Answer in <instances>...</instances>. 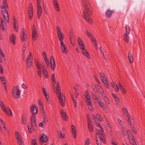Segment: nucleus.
Masks as SVG:
<instances>
[{
	"label": "nucleus",
	"mask_w": 145,
	"mask_h": 145,
	"mask_svg": "<svg viewBox=\"0 0 145 145\" xmlns=\"http://www.w3.org/2000/svg\"><path fill=\"white\" fill-rule=\"evenodd\" d=\"M82 3L83 7L85 9L83 10V17L86 21L90 24H92L93 22L89 16L92 14V8L88 0H82Z\"/></svg>",
	"instance_id": "1"
},
{
	"label": "nucleus",
	"mask_w": 145,
	"mask_h": 145,
	"mask_svg": "<svg viewBox=\"0 0 145 145\" xmlns=\"http://www.w3.org/2000/svg\"><path fill=\"white\" fill-rule=\"evenodd\" d=\"M34 61L35 63V66L38 70L37 72L39 76L40 77L42 76L41 70V68L44 78H48V72L47 71L45 67L43 65H41L37 59H35L34 60Z\"/></svg>",
	"instance_id": "2"
},
{
	"label": "nucleus",
	"mask_w": 145,
	"mask_h": 145,
	"mask_svg": "<svg viewBox=\"0 0 145 145\" xmlns=\"http://www.w3.org/2000/svg\"><path fill=\"white\" fill-rule=\"evenodd\" d=\"M97 133L96 135V142L97 145H101V142L98 140V138L104 144H106V136L105 133L103 131H100L99 129H97Z\"/></svg>",
	"instance_id": "3"
},
{
	"label": "nucleus",
	"mask_w": 145,
	"mask_h": 145,
	"mask_svg": "<svg viewBox=\"0 0 145 145\" xmlns=\"http://www.w3.org/2000/svg\"><path fill=\"white\" fill-rule=\"evenodd\" d=\"M1 11L3 16L7 23H9L8 15L6 8H8V7L6 0H3V5L1 6Z\"/></svg>",
	"instance_id": "4"
},
{
	"label": "nucleus",
	"mask_w": 145,
	"mask_h": 145,
	"mask_svg": "<svg viewBox=\"0 0 145 145\" xmlns=\"http://www.w3.org/2000/svg\"><path fill=\"white\" fill-rule=\"evenodd\" d=\"M93 117L97 126L100 127L101 128V130H100V131H103V132H104L103 128L100 123L101 121H103V118L100 115L98 114H96L95 115H93Z\"/></svg>",
	"instance_id": "5"
},
{
	"label": "nucleus",
	"mask_w": 145,
	"mask_h": 145,
	"mask_svg": "<svg viewBox=\"0 0 145 145\" xmlns=\"http://www.w3.org/2000/svg\"><path fill=\"white\" fill-rule=\"evenodd\" d=\"M20 91L18 86L16 85L13 87L12 91V97L15 99H18L20 97Z\"/></svg>",
	"instance_id": "6"
},
{
	"label": "nucleus",
	"mask_w": 145,
	"mask_h": 145,
	"mask_svg": "<svg viewBox=\"0 0 145 145\" xmlns=\"http://www.w3.org/2000/svg\"><path fill=\"white\" fill-rule=\"evenodd\" d=\"M63 39L64 37L58 38V39L60 42V48L61 51L63 54H67V46L63 41Z\"/></svg>",
	"instance_id": "7"
},
{
	"label": "nucleus",
	"mask_w": 145,
	"mask_h": 145,
	"mask_svg": "<svg viewBox=\"0 0 145 145\" xmlns=\"http://www.w3.org/2000/svg\"><path fill=\"white\" fill-rule=\"evenodd\" d=\"M0 105L3 111L7 115H9L10 116H12V114L10 109L9 108V111H7L5 106L4 103L2 101H0Z\"/></svg>",
	"instance_id": "8"
},
{
	"label": "nucleus",
	"mask_w": 145,
	"mask_h": 145,
	"mask_svg": "<svg viewBox=\"0 0 145 145\" xmlns=\"http://www.w3.org/2000/svg\"><path fill=\"white\" fill-rule=\"evenodd\" d=\"M37 18L39 19L40 18L42 13V8L40 6V0H37Z\"/></svg>",
	"instance_id": "9"
},
{
	"label": "nucleus",
	"mask_w": 145,
	"mask_h": 145,
	"mask_svg": "<svg viewBox=\"0 0 145 145\" xmlns=\"http://www.w3.org/2000/svg\"><path fill=\"white\" fill-rule=\"evenodd\" d=\"M35 116L32 115L30 117L31 124L32 125L34 132H36L37 129V123Z\"/></svg>",
	"instance_id": "10"
},
{
	"label": "nucleus",
	"mask_w": 145,
	"mask_h": 145,
	"mask_svg": "<svg viewBox=\"0 0 145 145\" xmlns=\"http://www.w3.org/2000/svg\"><path fill=\"white\" fill-rule=\"evenodd\" d=\"M57 94L61 106L62 107L64 106L65 105V96L64 95L61 96V92H58L57 93Z\"/></svg>",
	"instance_id": "11"
},
{
	"label": "nucleus",
	"mask_w": 145,
	"mask_h": 145,
	"mask_svg": "<svg viewBox=\"0 0 145 145\" xmlns=\"http://www.w3.org/2000/svg\"><path fill=\"white\" fill-rule=\"evenodd\" d=\"M38 109L35 104H33L30 107V112L33 115H36L37 114Z\"/></svg>",
	"instance_id": "12"
},
{
	"label": "nucleus",
	"mask_w": 145,
	"mask_h": 145,
	"mask_svg": "<svg viewBox=\"0 0 145 145\" xmlns=\"http://www.w3.org/2000/svg\"><path fill=\"white\" fill-rule=\"evenodd\" d=\"M91 87L93 91L96 93H98L99 89L100 90H103L102 88L99 85H96L94 84H92L91 85Z\"/></svg>",
	"instance_id": "13"
},
{
	"label": "nucleus",
	"mask_w": 145,
	"mask_h": 145,
	"mask_svg": "<svg viewBox=\"0 0 145 145\" xmlns=\"http://www.w3.org/2000/svg\"><path fill=\"white\" fill-rule=\"evenodd\" d=\"M50 64L51 69L54 70L55 69L56 64L54 58L52 56H50Z\"/></svg>",
	"instance_id": "14"
},
{
	"label": "nucleus",
	"mask_w": 145,
	"mask_h": 145,
	"mask_svg": "<svg viewBox=\"0 0 145 145\" xmlns=\"http://www.w3.org/2000/svg\"><path fill=\"white\" fill-rule=\"evenodd\" d=\"M21 40L23 42H25L27 38V35L24 31H23L21 33Z\"/></svg>",
	"instance_id": "15"
},
{
	"label": "nucleus",
	"mask_w": 145,
	"mask_h": 145,
	"mask_svg": "<svg viewBox=\"0 0 145 145\" xmlns=\"http://www.w3.org/2000/svg\"><path fill=\"white\" fill-rule=\"evenodd\" d=\"M71 128L73 137L76 138V127L73 125H72Z\"/></svg>",
	"instance_id": "16"
},
{
	"label": "nucleus",
	"mask_w": 145,
	"mask_h": 145,
	"mask_svg": "<svg viewBox=\"0 0 145 145\" xmlns=\"http://www.w3.org/2000/svg\"><path fill=\"white\" fill-rule=\"evenodd\" d=\"M40 139L42 143H46L47 142L48 140V137L44 134H42L41 135Z\"/></svg>",
	"instance_id": "17"
},
{
	"label": "nucleus",
	"mask_w": 145,
	"mask_h": 145,
	"mask_svg": "<svg viewBox=\"0 0 145 145\" xmlns=\"http://www.w3.org/2000/svg\"><path fill=\"white\" fill-rule=\"evenodd\" d=\"M60 113L61 114V116L62 118L64 120L66 121L68 118V117L65 112H64L63 110L60 111Z\"/></svg>",
	"instance_id": "18"
},
{
	"label": "nucleus",
	"mask_w": 145,
	"mask_h": 145,
	"mask_svg": "<svg viewBox=\"0 0 145 145\" xmlns=\"http://www.w3.org/2000/svg\"><path fill=\"white\" fill-rule=\"evenodd\" d=\"M56 27L58 39L63 37L64 36L61 31L60 27L58 26H57Z\"/></svg>",
	"instance_id": "19"
},
{
	"label": "nucleus",
	"mask_w": 145,
	"mask_h": 145,
	"mask_svg": "<svg viewBox=\"0 0 145 145\" xmlns=\"http://www.w3.org/2000/svg\"><path fill=\"white\" fill-rule=\"evenodd\" d=\"M26 65L27 68H31L33 66V60H29L27 59L26 61Z\"/></svg>",
	"instance_id": "20"
},
{
	"label": "nucleus",
	"mask_w": 145,
	"mask_h": 145,
	"mask_svg": "<svg viewBox=\"0 0 145 145\" xmlns=\"http://www.w3.org/2000/svg\"><path fill=\"white\" fill-rule=\"evenodd\" d=\"M42 91L44 94V95L46 97V100L48 103H50L49 97L48 93L46 91V89L45 88H44L42 89Z\"/></svg>",
	"instance_id": "21"
},
{
	"label": "nucleus",
	"mask_w": 145,
	"mask_h": 145,
	"mask_svg": "<svg viewBox=\"0 0 145 145\" xmlns=\"http://www.w3.org/2000/svg\"><path fill=\"white\" fill-rule=\"evenodd\" d=\"M100 106L102 108L103 110L107 112V108L105 106L104 103L101 100H99V101Z\"/></svg>",
	"instance_id": "22"
},
{
	"label": "nucleus",
	"mask_w": 145,
	"mask_h": 145,
	"mask_svg": "<svg viewBox=\"0 0 145 145\" xmlns=\"http://www.w3.org/2000/svg\"><path fill=\"white\" fill-rule=\"evenodd\" d=\"M10 41L13 45L15 44L16 36L14 34H11L10 37Z\"/></svg>",
	"instance_id": "23"
},
{
	"label": "nucleus",
	"mask_w": 145,
	"mask_h": 145,
	"mask_svg": "<svg viewBox=\"0 0 145 145\" xmlns=\"http://www.w3.org/2000/svg\"><path fill=\"white\" fill-rule=\"evenodd\" d=\"M53 5L56 10L57 11L60 10L59 7L57 0H53Z\"/></svg>",
	"instance_id": "24"
},
{
	"label": "nucleus",
	"mask_w": 145,
	"mask_h": 145,
	"mask_svg": "<svg viewBox=\"0 0 145 145\" xmlns=\"http://www.w3.org/2000/svg\"><path fill=\"white\" fill-rule=\"evenodd\" d=\"M82 54L86 56L89 59H90V56L88 52L85 48L82 50Z\"/></svg>",
	"instance_id": "25"
},
{
	"label": "nucleus",
	"mask_w": 145,
	"mask_h": 145,
	"mask_svg": "<svg viewBox=\"0 0 145 145\" xmlns=\"http://www.w3.org/2000/svg\"><path fill=\"white\" fill-rule=\"evenodd\" d=\"M129 34L125 33L123 35L124 40L126 42L128 43L129 39V37L128 36Z\"/></svg>",
	"instance_id": "26"
},
{
	"label": "nucleus",
	"mask_w": 145,
	"mask_h": 145,
	"mask_svg": "<svg viewBox=\"0 0 145 145\" xmlns=\"http://www.w3.org/2000/svg\"><path fill=\"white\" fill-rule=\"evenodd\" d=\"M1 23L0 25V27L3 31H4L5 30L4 24H6L3 18L1 19Z\"/></svg>",
	"instance_id": "27"
},
{
	"label": "nucleus",
	"mask_w": 145,
	"mask_h": 145,
	"mask_svg": "<svg viewBox=\"0 0 145 145\" xmlns=\"http://www.w3.org/2000/svg\"><path fill=\"white\" fill-rule=\"evenodd\" d=\"M91 96L93 98V100L96 101H99V100H101V99L99 97H97L95 93H93L91 94Z\"/></svg>",
	"instance_id": "28"
},
{
	"label": "nucleus",
	"mask_w": 145,
	"mask_h": 145,
	"mask_svg": "<svg viewBox=\"0 0 145 145\" xmlns=\"http://www.w3.org/2000/svg\"><path fill=\"white\" fill-rule=\"evenodd\" d=\"M122 111L123 114L124 116H126L127 117H129V113L127 111V110L125 107H123V108Z\"/></svg>",
	"instance_id": "29"
},
{
	"label": "nucleus",
	"mask_w": 145,
	"mask_h": 145,
	"mask_svg": "<svg viewBox=\"0 0 145 145\" xmlns=\"http://www.w3.org/2000/svg\"><path fill=\"white\" fill-rule=\"evenodd\" d=\"M28 11L29 20H31L32 19L33 15V10H28Z\"/></svg>",
	"instance_id": "30"
},
{
	"label": "nucleus",
	"mask_w": 145,
	"mask_h": 145,
	"mask_svg": "<svg viewBox=\"0 0 145 145\" xmlns=\"http://www.w3.org/2000/svg\"><path fill=\"white\" fill-rule=\"evenodd\" d=\"M53 88L54 91V92L55 93H56L57 92H61V89L60 88V87L59 86V84H56V89H55V88H54L53 86Z\"/></svg>",
	"instance_id": "31"
},
{
	"label": "nucleus",
	"mask_w": 145,
	"mask_h": 145,
	"mask_svg": "<svg viewBox=\"0 0 145 145\" xmlns=\"http://www.w3.org/2000/svg\"><path fill=\"white\" fill-rule=\"evenodd\" d=\"M37 32H32V40L35 41L37 40Z\"/></svg>",
	"instance_id": "32"
},
{
	"label": "nucleus",
	"mask_w": 145,
	"mask_h": 145,
	"mask_svg": "<svg viewBox=\"0 0 145 145\" xmlns=\"http://www.w3.org/2000/svg\"><path fill=\"white\" fill-rule=\"evenodd\" d=\"M112 96L114 97L116 103V104H118L120 102V100L118 96L115 94H112Z\"/></svg>",
	"instance_id": "33"
},
{
	"label": "nucleus",
	"mask_w": 145,
	"mask_h": 145,
	"mask_svg": "<svg viewBox=\"0 0 145 145\" xmlns=\"http://www.w3.org/2000/svg\"><path fill=\"white\" fill-rule=\"evenodd\" d=\"M70 40H72V41L74 40L75 35L71 31H70L69 33Z\"/></svg>",
	"instance_id": "34"
},
{
	"label": "nucleus",
	"mask_w": 145,
	"mask_h": 145,
	"mask_svg": "<svg viewBox=\"0 0 145 145\" xmlns=\"http://www.w3.org/2000/svg\"><path fill=\"white\" fill-rule=\"evenodd\" d=\"M42 115L43 118V120L42 121L44 122V124H45L48 121L47 118L46 117V114H42Z\"/></svg>",
	"instance_id": "35"
},
{
	"label": "nucleus",
	"mask_w": 145,
	"mask_h": 145,
	"mask_svg": "<svg viewBox=\"0 0 145 145\" xmlns=\"http://www.w3.org/2000/svg\"><path fill=\"white\" fill-rule=\"evenodd\" d=\"M128 57L130 63H132L133 61V56L132 54L130 53H129Z\"/></svg>",
	"instance_id": "36"
},
{
	"label": "nucleus",
	"mask_w": 145,
	"mask_h": 145,
	"mask_svg": "<svg viewBox=\"0 0 145 145\" xmlns=\"http://www.w3.org/2000/svg\"><path fill=\"white\" fill-rule=\"evenodd\" d=\"M26 116L24 114L23 115L22 117V123L24 124H25L26 123Z\"/></svg>",
	"instance_id": "37"
},
{
	"label": "nucleus",
	"mask_w": 145,
	"mask_h": 145,
	"mask_svg": "<svg viewBox=\"0 0 145 145\" xmlns=\"http://www.w3.org/2000/svg\"><path fill=\"white\" fill-rule=\"evenodd\" d=\"M112 11L110 10H108L106 12L105 14L106 16L108 17H110L112 16Z\"/></svg>",
	"instance_id": "38"
},
{
	"label": "nucleus",
	"mask_w": 145,
	"mask_h": 145,
	"mask_svg": "<svg viewBox=\"0 0 145 145\" xmlns=\"http://www.w3.org/2000/svg\"><path fill=\"white\" fill-rule=\"evenodd\" d=\"M71 97L72 99L73 100L74 103V107L76 108L77 107V101H76V99H75L74 98V95H72L71 93Z\"/></svg>",
	"instance_id": "39"
},
{
	"label": "nucleus",
	"mask_w": 145,
	"mask_h": 145,
	"mask_svg": "<svg viewBox=\"0 0 145 145\" xmlns=\"http://www.w3.org/2000/svg\"><path fill=\"white\" fill-rule=\"evenodd\" d=\"M128 117V119L127 120V121L129 124H130L131 125H132V122L131 121V120H133V118L131 116H129Z\"/></svg>",
	"instance_id": "40"
},
{
	"label": "nucleus",
	"mask_w": 145,
	"mask_h": 145,
	"mask_svg": "<svg viewBox=\"0 0 145 145\" xmlns=\"http://www.w3.org/2000/svg\"><path fill=\"white\" fill-rule=\"evenodd\" d=\"M111 144L112 145H117V142L115 139L114 137H112Z\"/></svg>",
	"instance_id": "41"
},
{
	"label": "nucleus",
	"mask_w": 145,
	"mask_h": 145,
	"mask_svg": "<svg viewBox=\"0 0 145 145\" xmlns=\"http://www.w3.org/2000/svg\"><path fill=\"white\" fill-rule=\"evenodd\" d=\"M131 129L132 131L133 132L134 134L135 135L137 134V131L136 129L135 128L133 125H131L130 126Z\"/></svg>",
	"instance_id": "42"
},
{
	"label": "nucleus",
	"mask_w": 145,
	"mask_h": 145,
	"mask_svg": "<svg viewBox=\"0 0 145 145\" xmlns=\"http://www.w3.org/2000/svg\"><path fill=\"white\" fill-rule=\"evenodd\" d=\"M78 45L80 48L82 50L83 49H84L85 48V46L84 45L83 42L81 43H79Z\"/></svg>",
	"instance_id": "43"
},
{
	"label": "nucleus",
	"mask_w": 145,
	"mask_h": 145,
	"mask_svg": "<svg viewBox=\"0 0 145 145\" xmlns=\"http://www.w3.org/2000/svg\"><path fill=\"white\" fill-rule=\"evenodd\" d=\"M126 29V32L125 33L129 34L130 31V28L129 26L127 25L125 27Z\"/></svg>",
	"instance_id": "44"
},
{
	"label": "nucleus",
	"mask_w": 145,
	"mask_h": 145,
	"mask_svg": "<svg viewBox=\"0 0 145 145\" xmlns=\"http://www.w3.org/2000/svg\"><path fill=\"white\" fill-rule=\"evenodd\" d=\"M86 34L88 35V36L90 38L93 37V36L91 34V33L87 30H86Z\"/></svg>",
	"instance_id": "45"
},
{
	"label": "nucleus",
	"mask_w": 145,
	"mask_h": 145,
	"mask_svg": "<svg viewBox=\"0 0 145 145\" xmlns=\"http://www.w3.org/2000/svg\"><path fill=\"white\" fill-rule=\"evenodd\" d=\"M88 127L90 131L91 132L93 131V125L91 124L90 125H88Z\"/></svg>",
	"instance_id": "46"
},
{
	"label": "nucleus",
	"mask_w": 145,
	"mask_h": 145,
	"mask_svg": "<svg viewBox=\"0 0 145 145\" xmlns=\"http://www.w3.org/2000/svg\"><path fill=\"white\" fill-rule=\"evenodd\" d=\"M104 99L105 102L107 103L108 104H110V101H109L108 98V97L106 96H104Z\"/></svg>",
	"instance_id": "47"
},
{
	"label": "nucleus",
	"mask_w": 145,
	"mask_h": 145,
	"mask_svg": "<svg viewBox=\"0 0 145 145\" xmlns=\"http://www.w3.org/2000/svg\"><path fill=\"white\" fill-rule=\"evenodd\" d=\"M28 10H33V7L32 6V4L31 3H30L28 7Z\"/></svg>",
	"instance_id": "48"
},
{
	"label": "nucleus",
	"mask_w": 145,
	"mask_h": 145,
	"mask_svg": "<svg viewBox=\"0 0 145 145\" xmlns=\"http://www.w3.org/2000/svg\"><path fill=\"white\" fill-rule=\"evenodd\" d=\"M36 141V140L35 138L32 139L31 141L32 145H38Z\"/></svg>",
	"instance_id": "49"
},
{
	"label": "nucleus",
	"mask_w": 145,
	"mask_h": 145,
	"mask_svg": "<svg viewBox=\"0 0 145 145\" xmlns=\"http://www.w3.org/2000/svg\"><path fill=\"white\" fill-rule=\"evenodd\" d=\"M14 30V31L16 32H17L18 31V25L13 26Z\"/></svg>",
	"instance_id": "50"
},
{
	"label": "nucleus",
	"mask_w": 145,
	"mask_h": 145,
	"mask_svg": "<svg viewBox=\"0 0 145 145\" xmlns=\"http://www.w3.org/2000/svg\"><path fill=\"white\" fill-rule=\"evenodd\" d=\"M129 139L131 143H134L135 142L134 140V137L133 136H130Z\"/></svg>",
	"instance_id": "51"
},
{
	"label": "nucleus",
	"mask_w": 145,
	"mask_h": 145,
	"mask_svg": "<svg viewBox=\"0 0 145 145\" xmlns=\"http://www.w3.org/2000/svg\"><path fill=\"white\" fill-rule=\"evenodd\" d=\"M27 59L29 60H33V57L31 52H29V55Z\"/></svg>",
	"instance_id": "52"
},
{
	"label": "nucleus",
	"mask_w": 145,
	"mask_h": 145,
	"mask_svg": "<svg viewBox=\"0 0 145 145\" xmlns=\"http://www.w3.org/2000/svg\"><path fill=\"white\" fill-rule=\"evenodd\" d=\"M42 54L43 56V58L44 61L48 59L47 57V56L46 52H42Z\"/></svg>",
	"instance_id": "53"
},
{
	"label": "nucleus",
	"mask_w": 145,
	"mask_h": 145,
	"mask_svg": "<svg viewBox=\"0 0 145 145\" xmlns=\"http://www.w3.org/2000/svg\"><path fill=\"white\" fill-rule=\"evenodd\" d=\"M27 127L28 128V132L30 133H31L32 131V129H31V127H32V125H27Z\"/></svg>",
	"instance_id": "54"
},
{
	"label": "nucleus",
	"mask_w": 145,
	"mask_h": 145,
	"mask_svg": "<svg viewBox=\"0 0 145 145\" xmlns=\"http://www.w3.org/2000/svg\"><path fill=\"white\" fill-rule=\"evenodd\" d=\"M40 107L41 111V114H45L43 105L40 106Z\"/></svg>",
	"instance_id": "55"
},
{
	"label": "nucleus",
	"mask_w": 145,
	"mask_h": 145,
	"mask_svg": "<svg viewBox=\"0 0 145 145\" xmlns=\"http://www.w3.org/2000/svg\"><path fill=\"white\" fill-rule=\"evenodd\" d=\"M88 105L89 106V109L91 111H92L93 109V108L91 103L90 104L88 103Z\"/></svg>",
	"instance_id": "56"
},
{
	"label": "nucleus",
	"mask_w": 145,
	"mask_h": 145,
	"mask_svg": "<svg viewBox=\"0 0 145 145\" xmlns=\"http://www.w3.org/2000/svg\"><path fill=\"white\" fill-rule=\"evenodd\" d=\"M26 48V44L25 43H24V44L23 46V51H22V53L23 54H24L25 53V50Z\"/></svg>",
	"instance_id": "57"
},
{
	"label": "nucleus",
	"mask_w": 145,
	"mask_h": 145,
	"mask_svg": "<svg viewBox=\"0 0 145 145\" xmlns=\"http://www.w3.org/2000/svg\"><path fill=\"white\" fill-rule=\"evenodd\" d=\"M3 84L4 86V88L5 89V91L6 93H7V86L6 85V83L5 82H3Z\"/></svg>",
	"instance_id": "58"
},
{
	"label": "nucleus",
	"mask_w": 145,
	"mask_h": 145,
	"mask_svg": "<svg viewBox=\"0 0 145 145\" xmlns=\"http://www.w3.org/2000/svg\"><path fill=\"white\" fill-rule=\"evenodd\" d=\"M89 139L88 138L86 139L85 142V145H89Z\"/></svg>",
	"instance_id": "59"
},
{
	"label": "nucleus",
	"mask_w": 145,
	"mask_h": 145,
	"mask_svg": "<svg viewBox=\"0 0 145 145\" xmlns=\"http://www.w3.org/2000/svg\"><path fill=\"white\" fill-rule=\"evenodd\" d=\"M17 141L19 145H24V143L23 142V140H18V141Z\"/></svg>",
	"instance_id": "60"
},
{
	"label": "nucleus",
	"mask_w": 145,
	"mask_h": 145,
	"mask_svg": "<svg viewBox=\"0 0 145 145\" xmlns=\"http://www.w3.org/2000/svg\"><path fill=\"white\" fill-rule=\"evenodd\" d=\"M101 80L104 84H105L106 83L107 84V83H108V81L106 77H105V78H103V79H101Z\"/></svg>",
	"instance_id": "61"
},
{
	"label": "nucleus",
	"mask_w": 145,
	"mask_h": 145,
	"mask_svg": "<svg viewBox=\"0 0 145 145\" xmlns=\"http://www.w3.org/2000/svg\"><path fill=\"white\" fill-rule=\"evenodd\" d=\"M87 100V102L88 103V104H90L91 103V97H86Z\"/></svg>",
	"instance_id": "62"
},
{
	"label": "nucleus",
	"mask_w": 145,
	"mask_h": 145,
	"mask_svg": "<svg viewBox=\"0 0 145 145\" xmlns=\"http://www.w3.org/2000/svg\"><path fill=\"white\" fill-rule=\"evenodd\" d=\"M0 78L2 84L3 82H5V83H6L5 78L4 76H1Z\"/></svg>",
	"instance_id": "63"
},
{
	"label": "nucleus",
	"mask_w": 145,
	"mask_h": 145,
	"mask_svg": "<svg viewBox=\"0 0 145 145\" xmlns=\"http://www.w3.org/2000/svg\"><path fill=\"white\" fill-rule=\"evenodd\" d=\"M32 32H37V29L35 25H33L32 28Z\"/></svg>",
	"instance_id": "64"
}]
</instances>
